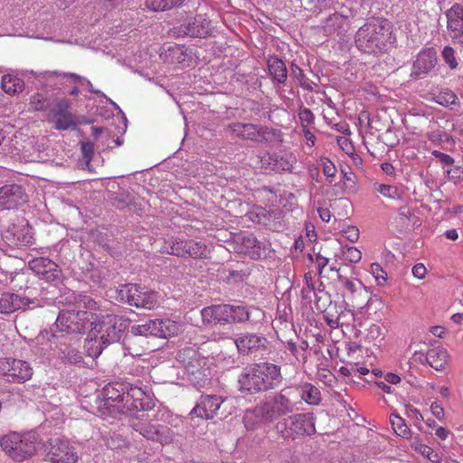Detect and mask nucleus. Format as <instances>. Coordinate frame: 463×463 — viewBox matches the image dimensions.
Instances as JSON below:
<instances>
[{
  "instance_id": "2f4dec72",
  "label": "nucleus",
  "mask_w": 463,
  "mask_h": 463,
  "mask_svg": "<svg viewBox=\"0 0 463 463\" xmlns=\"http://www.w3.org/2000/svg\"><path fill=\"white\" fill-rule=\"evenodd\" d=\"M449 355L448 351L440 346L427 352V364L436 371H442L448 364Z\"/></svg>"
},
{
  "instance_id": "c85d7f7f",
  "label": "nucleus",
  "mask_w": 463,
  "mask_h": 463,
  "mask_svg": "<svg viewBox=\"0 0 463 463\" xmlns=\"http://www.w3.org/2000/svg\"><path fill=\"white\" fill-rule=\"evenodd\" d=\"M58 348L59 358L68 364H80L83 363V357L78 347L72 343H67L66 340L60 341Z\"/></svg>"
},
{
  "instance_id": "4c0bfd02",
  "label": "nucleus",
  "mask_w": 463,
  "mask_h": 463,
  "mask_svg": "<svg viewBox=\"0 0 463 463\" xmlns=\"http://www.w3.org/2000/svg\"><path fill=\"white\" fill-rule=\"evenodd\" d=\"M108 345H105L97 333L90 330V338L85 344L86 352L90 356L98 357Z\"/></svg>"
},
{
  "instance_id": "c9c22d12",
  "label": "nucleus",
  "mask_w": 463,
  "mask_h": 463,
  "mask_svg": "<svg viewBox=\"0 0 463 463\" xmlns=\"http://www.w3.org/2000/svg\"><path fill=\"white\" fill-rule=\"evenodd\" d=\"M1 87L8 94L20 93L24 89V82L17 76L6 74L2 77Z\"/></svg>"
},
{
  "instance_id": "f03ea898",
  "label": "nucleus",
  "mask_w": 463,
  "mask_h": 463,
  "mask_svg": "<svg viewBox=\"0 0 463 463\" xmlns=\"http://www.w3.org/2000/svg\"><path fill=\"white\" fill-rule=\"evenodd\" d=\"M293 388H285L264 402L257 405L252 410H248L244 415L245 426L248 429H255L262 420L273 422L280 417L288 416L298 411L300 401L294 402Z\"/></svg>"
},
{
  "instance_id": "a878e982",
  "label": "nucleus",
  "mask_w": 463,
  "mask_h": 463,
  "mask_svg": "<svg viewBox=\"0 0 463 463\" xmlns=\"http://www.w3.org/2000/svg\"><path fill=\"white\" fill-rule=\"evenodd\" d=\"M228 128L233 136L243 140L260 142L263 139L262 128L251 123L234 122Z\"/></svg>"
},
{
  "instance_id": "f257e3e1",
  "label": "nucleus",
  "mask_w": 463,
  "mask_h": 463,
  "mask_svg": "<svg viewBox=\"0 0 463 463\" xmlns=\"http://www.w3.org/2000/svg\"><path fill=\"white\" fill-rule=\"evenodd\" d=\"M108 407H115L118 411H150L155 406L151 389L128 382L108 383L102 391Z\"/></svg>"
},
{
  "instance_id": "7c9ffc66",
  "label": "nucleus",
  "mask_w": 463,
  "mask_h": 463,
  "mask_svg": "<svg viewBox=\"0 0 463 463\" xmlns=\"http://www.w3.org/2000/svg\"><path fill=\"white\" fill-rule=\"evenodd\" d=\"M28 304L27 299L25 300L16 294L5 293L0 298V313L11 314Z\"/></svg>"
},
{
  "instance_id": "6e6d98bb",
  "label": "nucleus",
  "mask_w": 463,
  "mask_h": 463,
  "mask_svg": "<svg viewBox=\"0 0 463 463\" xmlns=\"http://www.w3.org/2000/svg\"><path fill=\"white\" fill-rule=\"evenodd\" d=\"M371 270L379 285L386 281V273L380 264L373 263L371 265Z\"/></svg>"
},
{
  "instance_id": "473e14b6",
  "label": "nucleus",
  "mask_w": 463,
  "mask_h": 463,
  "mask_svg": "<svg viewBox=\"0 0 463 463\" xmlns=\"http://www.w3.org/2000/svg\"><path fill=\"white\" fill-rule=\"evenodd\" d=\"M25 141L22 134H15L6 142H4L3 151L12 156H24L27 152Z\"/></svg>"
},
{
  "instance_id": "e433bc0d",
  "label": "nucleus",
  "mask_w": 463,
  "mask_h": 463,
  "mask_svg": "<svg viewBox=\"0 0 463 463\" xmlns=\"http://www.w3.org/2000/svg\"><path fill=\"white\" fill-rule=\"evenodd\" d=\"M342 306L343 305H338L336 302L329 301L328 305L322 311L325 321L326 322L327 326L332 329L339 327L338 312L340 310V307Z\"/></svg>"
},
{
  "instance_id": "a211bd4d",
  "label": "nucleus",
  "mask_w": 463,
  "mask_h": 463,
  "mask_svg": "<svg viewBox=\"0 0 463 463\" xmlns=\"http://www.w3.org/2000/svg\"><path fill=\"white\" fill-rule=\"evenodd\" d=\"M438 62L437 52L433 48L421 51L412 64L411 78L419 80L428 75Z\"/></svg>"
},
{
  "instance_id": "aec40b11",
  "label": "nucleus",
  "mask_w": 463,
  "mask_h": 463,
  "mask_svg": "<svg viewBox=\"0 0 463 463\" xmlns=\"http://www.w3.org/2000/svg\"><path fill=\"white\" fill-rule=\"evenodd\" d=\"M26 202L24 188L17 184L0 186V209H15Z\"/></svg>"
},
{
  "instance_id": "393cba45",
  "label": "nucleus",
  "mask_w": 463,
  "mask_h": 463,
  "mask_svg": "<svg viewBox=\"0 0 463 463\" xmlns=\"http://www.w3.org/2000/svg\"><path fill=\"white\" fill-rule=\"evenodd\" d=\"M230 305L221 304L213 305L210 307H203L201 310L202 320L204 325L210 324H220L227 325L231 324L230 321Z\"/></svg>"
},
{
  "instance_id": "1a4fd4ad",
  "label": "nucleus",
  "mask_w": 463,
  "mask_h": 463,
  "mask_svg": "<svg viewBox=\"0 0 463 463\" xmlns=\"http://www.w3.org/2000/svg\"><path fill=\"white\" fill-rule=\"evenodd\" d=\"M161 251L181 258L197 259L206 257V247L202 242L179 238L165 241Z\"/></svg>"
},
{
  "instance_id": "338daca9",
  "label": "nucleus",
  "mask_w": 463,
  "mask_h": 463,
  "mask_svg": "<svg viewBox=\"0 0 463 463\" xmlns=\"http://www.w3.org/2000/svg\"><path fill=\"white\" fill-rule=\"evenodd\" d=\"M430 411L432 412V414L439 420H441L444 416V411H443V408L441 407V405L437 402H434L431 403L430 405Z\"/></svg>"
},
{
  "instance_id": "052dcab7",
  "label": "nucleus",
  "mask_w": 463,
  "mask_h": 463,
  "mask_svg": "<svg viewBox=\"0 0 463 463\" xmlns=\"http://www.w3.org/2000/svg\"><path fill=\"white\" fill-rule=\"evenodd\" d=\"M323 172L327 177H334L335 175L336 168L329 159L323 160Z\"/></svg>"
},
{
  "instance_id": "f704fd0d",
  "label": "nucleus",
  "mask_w": 463,
  "mask_h": 463,
  "mask_svg": "<svg viewBox=\"0 0 463 463\" xmlns=\"http://www.w3.org/2000/svg\"><path fill=\"white\" fill-rule=\"evenodd\" d=\"M337 271V280L340 283L341 287L346 290L351 298L354 300L356 295L361 296L363 293L366 294L365 288L363 283L358 279H350L345 276H343L339 269Z\"/></svg>"
},
{
  "instance_id": "ddd939ff",
  "label": "nucleus",
  "mask_w": 463,
  "mask_h": 463,
  "mask_svg": "<svg viewBox=\"0 0 463 463\" xmlns=\"http://www.w3.org/2000/svg\"><path fill=\"white\" fill-rule=\"evenodd\" d=\"M32 375L33 369L25 361L12 358L0 361V376L8 382L24 383Z\"/></svg>"
},
{
  "instance_id": "09e8293b",
  "label": "nucleus",
  "mask_w": 463,
  "mask_h": 463,
  "mask_svg": "<svg viewBox=\"0 0 463 463\" xmlns=\"http://www.w3.org/2000/svg\"><path fill=\"white\" fill-rule=\"evenodd\" d=\"M383 328L380 325L372 324L366 329L365 340L367 342H374L383 338Z\"/></svg>"
},
{
  "instance_id": "39448f33",
  "label": "nucleus",
  "mask_w": 463,
  "mask_h": 463,
  "mask_svg": "<svg viewBox=\"0 0 463 463\" xmlns=\"http://www.w3.org/2000/svg\"><path fill=\"white\" fill-rule=\"evenodd\" d=\"M129 319L123 317L107 314L98 317L94 314L91 331L97 333L105 345H111L120 340L122 334L129 326Z\"/></svg>"
},
{
  "instance_id": "9b49d317",
  "label": "nucleus",
  "mask_w": 463,
  "mask_h": 463,
  "mask_svg": "<svg viewBox=\"0 0 463 463\" xmlns=\"http://www.w3.org/2000/svg\"><path fill=\"white\" fill-rule=\"evenodd\" d=\"M177 332V325L170 319H153L145 324L133 326L130 333L133 336H156L167 338Z\"/></svg>"
},
{
  "instance_id": "7ed1b4c3",
  "label": "nucleus",
  "mask_w": 463,
  "mask_h": 463,
  "mask_svg": "<svg viewBox=\"0 0 463 463\" xmlns=\"http://www.w3.org/2000/svg\"><path fill=\"white\" fill-rule=\"evenodd\" d=\"M395 42L388 20H373L361 26L355 34L357 48L365 53H378Z\"/></svg>"
},
{
  "instance_id": "b1692460",
  "label": "nucleus",
  "mask_w": 463,
  "mask_h": 463,
  "mask_svg": "<svg viewBox=\"0 0 463 463\" xmlns=\"http://www.w3.org/2000/svg\"><path fill=\"white\" fill-rule=\"evenodd\" d=\"M223 402L224 399L219 395H201L192 413L203 419H213Z\"/></svg>"
},
{
  "instance_id": "58836bf2",
  "label": "nucleus",
  "mask_w": 463,
  "mask_h": 463,
  "mask_svg": "<svg viewBox=\"0 0 463 463\" xmlns=\"http://www.w3.org/2000/svg\"><path fill=\"white\" fill-rule=\"evenodd\" d=\"M184 0H146L145 5L155 12H163L179 7Z\"/></svg>"
},
{
  "instance_id": "c756f323",
  "label": "nucleus",
  "mask_w": 463,
  "mask_h": 463,
  "mask_svg": "<svg viewBox=\"0 0 463 463\" xmlns=\"http://www.w3.org/2000/svg\"><path fill=\"white\" fill-rule=\"evenodd\" d=\"M267 66L274 81L286 84L288 80V70L285 62L278 56H270L267 61Z\"/></svg>"
},
{
  "instance_id": "20e7f679",
  "label": "nucleus",
  "mask_w": 463,
  "mask_h": 463,
  "mask_svg": "<svg viewBox=\"0 0 463 463\" xmlns=\"http://www.w3.org/2000/svg\"><path fill=\"white\" fill-rule=\"evenodd\" d=\"M274 429L283 440H301L316 433V417L312 412L291 413L279 420Z\"/></svg>"
},
{
  "instance_id": "423d86ee",
  "label": "nucleus",
  "mask_w": 463,
  "mask_h": 463,
  "mask_svg": "<svg viewBox=\"0 0 463 463\" xmlns=\"http://www.w3.org/2000/svg\"><path fill=\"white\" fill-rule=\"evenodd\" d=\"M0 446L14 460L21 462L35 452V436L32 433L22 435L12 432L0 438Z\"/></svg>"
},
{
  "instance_id": "e2e57ef3",
  "label": "nucleus",
  "mask_w": 463,
  "mask_h": 463,
  "mask_svg": "<svg viewBox=\"0 0 463 463\" xmlns=\"http://www.w3.org/2000/svg\"><path fill=\"white\" fill-rule=\"evenodd\" d=\"M316 298V308L319 311H323L328 305L330 297L325 294V296H319L317 294Z\"/></svg>"
},
{
  "instance_id": "4468645a",
  "label": "nucleus",
  "mask_w": 463,
  "mask_h": 463,
  "mask_svg": "<svg viewBox=\"0 0 463 463\" xmlns=\"http://www.w3.org/2000/svg\"><path fill=\"white\" fill-rule=\"evenodd\" d=\"M173 33L178 37L206 38L211 34V23L204 16L198 14L179 26L174 27Z\"/></svg>"
},
{
  "instance_id": "cd10ccee",
  "label": "nucleus",
  "mask_w": 463,
  "mask_h": 463,
  "mask_svg": "<svg viewBox=\"0 0 463 463\" xmlns=\"http://www.w3.org/2000/svg\"><path fill=\"white\" fill-rule=\"evenodd\" d=\"M294 394L297 392L300 396V402H305L311 406L320 404L322 401L320 390L310 383H303L292 387Z\"/></svg>"
},
{
  "instance_id": "72a5a7b5",
  "label": "nucleus",
  "mask_w": 463,
  "mask_h": 463,
  "mask_svg": "<svg viewBox=\"0 0 463 463\" xmlns=\"http://www.w3.org/2000/svg\"><path fill=\"white\" fill-rule=\"evenodd\" d=\"M296 157L292 154L274 155L269 156V164L276 172L292 171Z\"/></svg>"
},
{
  "instance_id": "0eeeda50",
  "label": "nucleus",
  "mask_w": 463,
  "mask_h": 463,
  "mask_svg": "<svg viewBox=\"0 0 463 463\" xmlns=\"http://www.w3.org/2000/svg\"><path fill=\"white\" fill-rule=\"evenodd\" d=\"M94 323V313L88 310H61L60 311L55 326L58 331L70 335L83 334Z\"/></svg>"
},
{
  "instance_id": "37998d69",
  "label": "nucleus",
  "mask_w": 463,
  "mask_h": 463,
  "mask_svg": "<svg viewBox=\"0 0 463 463\" xmlns=\"http://www.w3.org/2000/svg\"><path fill=\"white\" fill-rule=\"evenodd\" d=\"M390 420L394 432L404 438L409 439L411 437V430L405 423V420L399 415L392 413L390 417Z\"/></svg>"
},
{
  "instance_id": "4be33fe9",
  "label": "nucleus",
  "mask_w": 463,
  "mask_h": 463,
  "mask_svg": "<svg viewBox=\"0 0 463 463\" xmlns=\"http://www.w3.org/2000/svg\"><path fill=\"white\" fill-rule=\"evenodd\" d=\"M448 31L451 39L463 46V5H454L446 14Z\"/></svg>"
},
{
  "instance_id": "de8ad7c7",
  "label": "nucleus",
  "mask_w": 463,
  "mask_h": 463,
  "mask_svg": "<svg viewBox=\"0 0 463 463\" xmlns=\"http://www.w3.org/2000/svg\"><path fill=\"white\" fill-rule=\"evenodd\" d=\"M377 192L382 195L391 199H401V193L396 186L390 184H379L376 188Z\"/></svg>"
},
{
  "instance_id": "dca6fc26",
  "label": "nucleus",
  "mask_w": 463,
  "mask_h": 463,
  "mask_svg": "<svg viewBox=\"0 0 463 463\" xmlns=\"http://www.w3.org/2000/svg\"><path fill=\"white\" fill-rule=\"evenodd\" d=\"M231 324L248 323L254 326L260 324L265 317L264 312L254 306L230 305L229 308Z\"/></svg>"
},
{
  "instance_id": "8fccbe9b",
  "label": "nucleus",
  "mask_w": 463,
  "mask_h": 463,
  "mask_svg": "<svg viewBox=\"0 0 463 463\" xmlns=\"http://www.w3.org/2000/svg\"><path fill=\"white\" fill-rule=\"evenodd\" d=\"M441 56L443 61L449 65V67L453 70L456 69L458 66V61L456 59L455 51L450 46H445Z\"/></svg>"
},
{
  "instance_id": "864d4df0",
  "label": "nucleus",
  "mask_w": 463,
  "mask_h": 463,
  "mask_svg": "<svg viewBox=\"0 0 463 463\" xmlns=\"http://www.w3.org/2000/svg\"><path fill=\"white\" fill-rule=\"evenodd\" d=\"M339 327L345 325L348 326L354 320V313L345 307H340L339 310Z\"/></svg>"
},
{
  "instance_id": "bb28decb",
  "label": "nucleus",
  "mask_w": 463,
  "mask_h": 463,
  "mask_svg": "<svg viewBox=\"0 0 463 463\" xmlns=\"http://www.w3.org/2000/svg\"><path fill=\"white\" fill-rule=\"evenodd\" d=\"M3 238L10 247H24L33 243V238L28 230L14 226L5 231Z\"/></svg>"
},
{
  "instance_id": "3c124183",
  "label": "nucleus",
  "mask_w": 463,
  "mask_h": 463,
  "mask_svg": "<svg viewBox=\"0 0 463 463\" xmlns=\"http://www.w3.org/2000/svg\"><path fill=\"white\" fill-rule=\"evenodd\" d=\"M298 118L300 123L304 128H307L310 124H312L315 120V116L313 112L305 107H300L298 111Z\"/></svg>"
},
{
  "instance_id": "13d9d810",
  "label": "nucleus",
  "mask_w": 463,
  "mask_h": 463,
  "mask_svg": "<svg viewBox=\"0 0 463 463\" xmlns=\"http://www.w3.org/2000/svg\"><path fill=\"white\" fill-rule=\"evenodd\" d=\"M204 367H206V361H205V358L203 357V358L199 359L198 361H196V363H194L193 364L184 367V370H185L186 375L189 376V375L194 373L196 371H200V370L203 369Z\"/></svg>"
},
{
  "instance_id": "603ef678",
  "label": "nucleus",
  "mask_w": 463,
  "mask_h": 463,
  "mask_svg": "<svg viewBox=\"0 0 463 463\" xmlns=\"http://www.w3.org/2000/svg\"><path fill=\"white\" fill-rule=\"evenodd\" d=\"M63 75H64V77L72 78L75 81L84 83L90 92L95 93L101 97H105V94L102 91H100L99 90H96L92 87V83L88 79H85V78H83L78 74H75V73H64Z\"/></svg>"
},
{
  "instance_id": "49530a36",
  "label": "nucleus",
  "mask_w": 463,
  "mask_h": 463,
  "mask_svg": "<svg viewBox=\"0 0 463 463\" xmlns=\"http://www.w3.org/2000/svg\"><path fill=\"white\" fill-rule=\"evenodd\" d=\"M342 255L345 260L351 263H358L362 259V252L354 246L342 247Z\"/></svg>"
},
{
  "instance_id": "2eb2a0df",
  "label": "nucleus",
  "mask_w": 463,
  "mask_h": 463,
  "mask_svg": "<svg viewBox=\"0 0 463 463\" xmlns=\"http://www.w3.org/2000/svg\"><path fill=\"white\" fill-rule=\"evenodd\" d=\"M142 413L131 416L129 420V425L131 428L138 431L145 438L154 441H163V427L159 424L151 422L149 413H146V411H141Z\"/></svg>"
},
{
  "instance_id": "6ab92c4d",
  "label": "nucleus",
  "mask_w": 463,
  "mask_h": 463,
  "mask_svg": "<svg viewBox=\"0 0 463 463\" xmlns=\"http://www.w3.org/2000/svg\"><path fill=\"white\" fill-rule=\"evenodd\" d=\"M47 456L52 463H76L78 455L69 441L55 439L51 441Z\"/></svg>"
},
{
  "instance_id": "5fc2aeb1",
  "label": "nucleus",
  "mask_w": 463,
  "mask_h": 463,
  "mask_svg": "<svg viewBox=\"0 0 463 463\" xmlns=\"http://www.w3.org/2000/svg\"><path fill=\"white\" fill-rule=\"evenodd\" d=\"M286 347L298 362L305 363L307 361V354L301 353L298 345L292 340L287 342Z\"/></svg>"
},
{
  "instance_id": "a19ab883",
  "label": "nucleus",
  "mask_w": 463,
  "mask_h": 463,
  "mask_svg": "<svg viewBox=\"0 0 463 463\" xmlns=\"http://www.w3.org/2000/svg\"><path fill=\"white\" fill-rule=\"evenodd\" d=\"M290 70L292 78H294L298 82L302 89L308 91H313L314 86H317V83H314L308 78H307L303 70L298 64L293 62L290 66Z\"/></svg>"
},
{
  "instance_id": "f3484780",
  "label": "nucleus",
  "mask_w": 463,
  "mask_h": 463,
  "mask_svg": "<svg viewBox=\"0 0 463 463\" xmlns=\"http://www.w3.org/2000/svg\"><path fill=\"white\" fill-rule=\"evenodd\" d=\"M29 267L36 275L46 281L60 282L61 279V269L48 258H34L29 261Z\"/></svg>"
},
{
  "instance_id": "f8f14e48",
  "label": "nucleus",
  "mask_w": 463,
  "mask_h": 463,
  "mask_svg": "<svg viewBox=\"0 0 463 463\" xmlns=\"http://www.w3.org/2000/svg\"><path fill=\"white\" fill-rule=\"evenodd\" d=\"M45 116L57 130H67L77 126L75 116L71 112V102L67 99H54Z\"/></svg>"
},
{
  "instance_id": "bf43d9fd",
  "label": "nucleus",
  "mask_w": 463,
  "mask_h": 463,
  "mask_svg": "<svg viewBox=\"0 0 463 463\" xmlns=\"http://www.w3.org/2000/svg\"><path fill=\"white\" fill-rule=\"evenodd\" d=\"M431 154L435 158L439 159L440 163H442L445 165H451L454 163L453 157L448 154L442 153L438 150L432 151Z\"/></svg>"
},
{
  "instance_id": "774afa93",
  "label": "nucleus",
  "mask_w": 463,
  "mask_h": 463,
  "mask_svg": "<svg viewBox=\"0 0 463 463\" xmlns=\"http://www.w3.org/2000/svg\"><path fill=\"white\" fill-rule=\"evenodd\" d=\"M301 297L303 299L305 300H311L312 297H317V293L315 291V288L314 287H311V286H308L307 287H304L301 291Z\"/></svg>"
},
{
  "instance_id": "a18cd8bd",
  "label": "nucleus",
  "mask_w": 463,
  "mask_h": 463,
  "mask_svg": "<svg viewBox=\"0 0 463 463\" xmlns=\"http://www.w3.org/2000/svg\"><path fill=\"white\" fill-rule=\"evenodd\" d=\"M210 372L209 368L204 367L200 371H196L194 373L187 376L190 383L197 389L203 387L210 382Z\"/></svg>"
},
{
  "instance_id": "4d7b16f0",
  "label": "nucleus",
  "mask_w": 463,
  "mask_h": 463,
  "mask_svg": "<svg viewBox=\"0 0 463 463\" xmlns=\"http://www.w3.org/2000/svg\"><path fill=\"white\" fill-rule=\"evenodd\" d=\"M342 232L344 237L351 242H356L359 239V230L355 226H348Z\"/></svg>"
},
{
  "instance_id": "79ce46f5",
  "label": "nucleus",
  "mask_w": 463,
  "mask_h": 463,
  "mask_svg": "<svg viewBox=\"0 0 463 463\" xmlns=\"http://www.w3.org/2000/svg\"><path fill=\"white\" fill-rule=\"evenodd\" d=\"M54 99L44 96L41 93H35L30 98V106L36 111H44L46 114L51 109Z\"/></svg>"
},
{
  "instance_id": "680f3d73",
  "label": "nucleus",
  "mask_w": 463,
  "mask_h": 463,
  "mask_svg": "<svg viewBox=\"0 0 463 463\" xmlns=\"http://www.w3.org/2000/svg\"><path fill=\"white\" fill-rule=\"evenodd\" d=\"M81 151L85 159L91 160L94 154V144L91 142H85L81 144Z\"/></svg>"
},
{
  "instance_id": "0e129e2a",
  "label": "nucleus",
  "mask_w": 463,
  "mask_h": 463,
  "mask_svg": "<svg viewBox=\"0 0 463 463\" xmlns=\"http://www.w3.org/2000/svg\"><path fill=\"white\" fill-rule=\"evenodd\" d=\"M243 241L248 248L256 249L257 250L260 249V242L252 235L245 237Z\"/></svg>"
},
{
  "instance_id": "69168bd1",
  "label": "nucleus",
  "mask_w": 463,
  "mask_h": 463,
  "mask_svg": "<svg viewBox=\"0 0 463 463\" xmlns=\"http://www.w3.org/2000/svg\"><path fill=\"white\" fill-rule=\"evenodd\" d=\"M426 268L423 264L418 263L412 268V275L418 279H423L426 275Z\"/></svg>"
},
{
  "instance_id": "412c9836",
  "label": "nucleus",
  "mask_w": 463,
  "mask_h": 463,
  "mask_svg": "<svg viewBox=\"0 0 463 463\" xmlns=\"http://www.w3.org/2000/svg\"><path fill=\"white\" fill-rule=\"evenodd\" d=\"M259 373L258 364L243 369L238 378L241 392L254 394L263 392Z\"/></svg>"
},
{
  "instance_id": "6e6552de",
  "label": "nucleus",
  "mask_w": 463,
  "mask_h": 463,
  "mask_svg": "<svg viewBox=\"0 0 463 463\" xmlns=\"http://www.w3.org/2000/svg\"><path fill=\"white\" fill-rule=\"evenodd\" d=\"M118 298L137 308L153 309L157 303L156 294L137 284H124L117 288Z\"/></svg>"
},
{
  "instance_id": "c03bdc74",
  "label": "nucleus",
  "mask_w": 463,
  "mask_h": 463,
  "mask_svg": "<svg viewBox=\"0 0 463 463\" xmlns=\"http://www.w3.org/2000/svg\"><path fill=\"white\" fill-rule=\"evenodd\" d=\"M435 101L438 104L443 107L450 108L451 109H453V106H457L458 104V99L457 95L449 90L440 91L435 97Z\"/></svg>"
},
{
  "instance_id": "5701e85b",
  "label": "nucleus",
  "mask_w": 463,
  "mask_h": 463,
  "mask_svg": "<svg viewBox=\"0 0 463 463\" xmlns=\"http://www.w3.org/2000/svg\"><path fill=\"white\" fill-rule=\"evenodd\" d=\"M263 392L277 388L283 381L280 366L271 363L258 364Z\"/></svg>"
},
{
  "instance_id": "ea45409f",
  "label": "nucleus",
  "mask_w": 463,
  "mask_h": 463,
  "mask_svg": "<svg viewBox=\"0 0 463 463\" xmlns=\"http://www.w3.org/2000/svg\"><path fill=\"white\" fill-rule=\"evenodd\" d=\"M203 358L194 346H188L181 349L176 355L177 361L184 365V368L196 363Z\"/></svg>"
},
{
  "instance_id": "9d476101",
  "label": "nucleus",
  "mask_w": 463,
  "mask_h": 463,
  "mask_svg": "<svg viewBox=\"0 0 463 463\" xmlns=\"http://www.w3.org/2000/svg\"><path fill=\"white\" fill-rule=\"evenodd\" d=\"M234 344L239 354L257 357L268 352L269 341L263 334L246 332L237 335Z\"/></svg>"
}]
</instances>
